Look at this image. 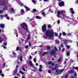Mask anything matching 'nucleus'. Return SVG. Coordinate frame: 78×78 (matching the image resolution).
Segmentation results:
<instances>
[{
	"instance_id": "48",
	"label": "nucleus",
	"mask_w": 78,
	"mask_h": 78,
	"mask_svg": "<svg viewBox=\"0 0 78 78\" xmlns=\"http://www.w3.org/2000/svg\"><path fill=\"white\" fill-rule=\"evenodd\" d=\"M65 50V49H64V48H63L62 51V52H63V51H64Z\"/></svg>"
},
{
	"instance_id": "40",
	"label": "nucleus",
	"mask_w": 78,
	"mask_h": 78,
	"mask_svg": "<svg viewBox=\"0 0 78 78\" xmlns=\"http://www.w3.org/2000/svg\"><path fill=\"white\" fill-rule=\"evenodd\" d=\"M56 42L57 44H59V41L57 40H56Z\"/></svg>"
},
{
	"instance_id": "56",
	"label": "nucleus",
	"mask_w": 78,
	"mask_h": 78,
	"mask_svg": "<svg viewBox=\"0 0 78 78\" xmlns=\"http://www.w3.org/2000/svg\"><path fill=\"white\" fill-rule=\"evenodd\" d=\"M55 65V64L54 63H51V65H52V66H53Z\"/></svg>"
},
{
	"instance_id": "62",
	"label": "nucleus",
	"mask_w": 78,
	"mask_h": 78,
	"mask_svg": "<svg viewBox=\"0 0 78 78\" xmlns=\"http://www.w3.org/2000/svg\"><path fill=\"white\" fill-rule=\"evenodd\" d=\"M63 47V45L62 44H61V47Z\"/></svg>"
},
{
	"instance_id": "59",
	"label": "nucleus",
	"mask_w": 78,
	"mask_h": 78,
	"mask_svg": "<svg viewBox=\"0 0 78 78\" xmlns=\"http://www.w3.org/2000/svg\"><path fill=\"white\" fill-rule=\"evenodd\" d=\"M30 59H32V57H31V56H30Z\"/></svg>"
},
{
	"instance_id": "34",
	"label": "nucleus",
	"mask_w": 78,
	"mask_h": 78,
	"mask_svg": "<svg viewBox=\"0 0 78 78\" xmlns=\"http://www.w3.org/2000/svg\"><path fill=\"white\" fill-rule=\"evenodd\" d=\"M62 35L63 36H66V34L65 32H63Z\"/></svg>"
},
{
	"instance_id": "32",
	"label": "nucleus",
	"mask_w": 78,
	"mask_h": 78,
	"mask_svg": "<svg viewBox=\"0 0 78 78\" xmlns=\"http://www.w3.org/2000/svg\"><path fill=\"white\" fill-rule=\"evenodd\" d=\"M40 54H42V55H43L44 53V52L42 51V53H41V51H40Z\"/></svg>"
},
{
	"instance_id": "63",
	"label": "nucleus",
	"mask_w": 78,
	"mask_h": 78,
	"mask_svg": "<svg viewBox=\"0 0 78 78\" xmlns=\"http://www.w3.org/2000/svg\"><path fill=\"white\" fill-rule=\"evenodd\" d=\"M77 62H78V55H77Z\"/></svg>"
},
{
	"instance_id": "4",
	"label": "nucleus",
	"mask_w": 78,
	"mask_h": 78,
	"mask_svg": "<svg viewBox=\"0 0 78 78\" xmlns=\"http://www.w3.org/2000/svg\"><path fill=\"white\" fill-rule=\"evenodd\" d=\"M57 48H56L55 47L54 48V50H52L51 51V53L50 54L51 55H55L56 54V51H57Z\"/></svg>"
},
{
	"instance_id": "47",
	"label": "nucleus",
	"mask_w": 78,
	"mask_h": 78,
	"mask_svg": "<svg viewBox=\"0 0 78 78\" xmlns=\"http://www.w3.org/2000/svg\"><path fill=\"white\" fill-rule=\"evenodd\" d=\"M55 36H58V34L56 33H55Z\"/></svg>"
},
{
	"instance_id": "8",
	"label": "nucleus",
	"mask_w": 78,
	"mask_h": 78,
	"mask_svg": "<svg viewBox=\"0 0 78 78\" xmlns=\"http://www.w3.org/2000/svg\"><path fill=\"white\" fill-rule=\"evenodd\" d=\"M3 44L4 45H2V47H3L4 48V49H6V45H7V42L6 41H5L3 43Z\"/></svg>"
},
{
	"instance_id": "33",
	"label": "nucleus",
	"mask_w": 78,
	"mask_h": 78,
	"mask_svg": "<svg viewBox=\"0 0 78 78\" xmlns=\"http://www.w3.org/2000/svg\"><path fill=\"white\" fill-rule=\"evenodd\" d=\"M29 35L28 36V39H30V33H29Z\"/></svg>"
},
{
	"instance_id": "26",
	"label": "nucleus",
	"mask_w": 78,
	"mask_h": 78,
	"mask_svg": "<svg viewBox=\"0 0 78 78\" xmlns=\"http://www.w3.org/2000/svg\"><path fill=\"white\" fill-rule=\"evenodd\" d=\"M36 19H40L41 18V17H40L39 16H36Z\"/></svg>"
},
{
	"instance_id": "7",
	"label": "nucleus",
	"mask_w": 78,
	"mask_h": 78,
	"mask_svg": "<svg viewBox=\"0 0 78 78\" xmlns=\"http://www.w3.org/2000/svg\"><path fill=\"white\" fill-rule=\"evenodd\" d=\"M49 67L52 70H56L57 69V64L55 65V67L54 68H53V67L52 66H50Z\"/></svg>"
},
{
	"instance_id": "16",
	"label": "nucleus",
	"mask_w": 78,
	"mask_h": 78,
	"mask_svg": "<svg viewBox=\"0 0 78 78\" xmlns=\"http://www.w3.org/2000/svg\"><path fill=\"white\" fill-rule=\"evenodd\" d=\"M21 13L22 15H23V14L25 13V12H24V10L23 9H21Z\"/></svg>"
},
{
	"instance_id": "57",
	"label": "nucleus",
	"mask_w": 78,
	"mask_h": 78,
	"mask_svg": "<svg viewBox=\"0 0 78 78\" xmlns=\"http://www.w3.org/2000/svg\"><path fill=\"white\" fill-rule=\"evenodd\" d=\"M2 12H3V11H0V14H2Z\"/></svg>"
},
{
	"instance_id": "6",
	"label": "nucleus",
	"mask_w": 78,
	"mask_h": 78,
	"mask_svg": "<svg viewBox=\"0 0 78 78\" xmlns=\"http://www.w3.org/2000/svg\"><path fill=\"white\" fill-rule=\"evenodd\" d=\"M47 30V28H46V25H44L42 27V31L43 32H45V31Z\"/></svg>"
},
{
	"instance_id": "50",
	"label": "nucleus",
	"mask_w": 78,
	"mask_h": 78,
	"mask_svg": "<svg viewBox=\"0 0 78 78\" xmlns=\"http://www.w3.org/2000/svg\"><path fill=\"white\" fill-rule=\"evenodd\" d=\"M57 23H58V24H59V23H60V20H58V21H57Z\"/></svg>"
},
{
	"instance_id": "55",
	"label": "nucleus",
	"mask_w": 78,
	"mask_h": 78,
	"mask_svg": "<svg viewBox=\"0 0 78 78\" xmlns=\"http://www.w3.org/2000/svg\"><path fill=\"white\" fill-rule=\"evenodd\" d=\"M48 72L49 73H50V72H51V71L50 70H48Z\"/></svg>"
},
{
	"instance_id": "13",
	"label": "nucleus",
	"mask_w": 78,
	"mask_h": 78,
	"mask_svg": "<svg viewBox=\"0 0 78 78\" xmlns=\"http://www.w3.org/2000/svg\"><path fill=\"white\" fill-rule=\"evenodd\" d=\"M5 17H6V19H7V20H9V17L8 15L7 14H5Z\"/></svg>"
},
{
	"instance_id": "18",
	"label": "nucleus",
	"mask_w": 78,
	"mask_h": 78,
	"mask_svg": "<svg viewBox=\"0 0 78 78\" xmlns=\"http://www.w3.org/2000/svg\"><path fill=\"white\" fill-rule=\"evenodd\" d=\"M17 72V69H16L15 71H14L13 72V75H15Z\"/></svg>"
},
{
	"instance_id": "5",
	"label": "nucleus",
	"mask_w": 78,
	"mask_h": 78,
	"mask_svg": "<svg viewBox=\"0 0 78 78\" xmlns=\"http://www.w3.org/2000/svg\"><path fill=\"white\" fill-rule=\"evenodd\" d=\"M64 70V69L61 70L57 69L56 70V74H57V75H59V74H61Z\"/></svg>"
},
{
	"instance_id": "15",
	"label": "nucleus",
	"mask_w": 78,
	"mask_h": 78,
	"mask_svg": "<svg viewBox=\"0 0 78 78\" xmlns=\"http://www.w3.org/2000/svg\"><path fill=\"white\" fill-rule=\"evenodd\" d=\"M29 63L31 67H33V68L34 67V64L32 63V62H31V61H29Z\"/></svg>"
},
{
	"instance_id": "21",
	"label": "nucleus",
	"mask_w": 78,
	"mask_h": 78,
	"mask_svg": "<svg viewBox=\"0 0 78 78\" xmlns=\"http://www.w3.org/2000/svg\"><path fill=\"white\" fill-rule=\"evenodd\" d=\"M23 68H22V70H23V71H25L26 70H25V69L24 67H25V65H24L22 66Z\"/></svg>"
},
{
	"instance_id": "54",
	"label": "nucleus",
	"mask_w": 78,
	"mask_h": 78,
	"mask_svg": "<svg viewBox=\"0 0 78 78\" xmlns=\"http://www.w3.org/2000/svg\"><path fill=\"white\" fill-rule=\"evenodd\" d=\"M66 46L68 48H70V47L69 46H68V45H66Z\"/></svg>"
},
{
	"instance_id": "64",
	"label": "nucleus",
	"mask_w": 78,
	"mask_h": 78,
	"mask_svg": "<svg viewBox=\"0 0 78 78\" xmlns=\"http://www.w3.org/2000/svg\"><path fill=\"white\" fill-rule=\"evenodd\" d=\"M22 78H25V76H23Z\"/></svg>"
},
{
	"instance_id": "9",
	"label": "nucleus",
	"mask_w": 78,
	"mask_h": 78,
	"mask_svg": "<svg viewBox=\"0 0 78 78\" xmlns=\"http://www.w3.org/2000/svg\"><path fill=\"white\" fill-rule=\"evenodd\" d=\"M5 2H3L2 3V5H3L5 6H6L7 5V4L6 3V2H8V0H4Z\"/></svg>"
},
{
	"instance_id": "44",
	"label": "nucleus",
	"mask_w": 78,
	"mask_h": 78,
	"mask_svg": "<svg viewBox=\"0 0 78 78\" xmlns=\"http://www.w3.org/2000/svg\"><path fill=\"white\" fill-rule=\"evenodd\" d=\"M34 62H36V59L35 58H34Z\"/></svg>"
},
{
	"instance_id": "17",
	"label": "nucleus",
	"mask_w": 78,
	"mask_h": 78,
	"mask_svg": "<svg viewBox=\"0 0 78 78\" xmlns=\"http://www.w3.org/2000/svg\"><path fill=\"white\" fill-rule=\"evenodd\" d=\"M70 10L71 11L72 14H74V11H73V8H70Z\"/></svg>"
},
{
	"instance_id": "35",
	"label": "nucleus",
	"mask_w": 78,
	"mask_h": 78,
	"mask_svg": "<svg viewBox=\"0 0 78 78\" xmlns=\"http://www.w3.org/2000/svg\"><path fill=\"white\" fill-rule=\"evenodd\" d=\"M68 76H69V75H68V74H67L65 77V78H68Z\"/></svg>"
},
{
	"instance_id": "41",
	"label": "nucleus",
	"mask_w": 78,
	"mask_h": 78,
	"mask_svg": "<svg viewBox=\"0 0 78 78\" xmlns=\"http://www.w3.org/2000/svg\"><path fill=\"white\" fill-rule=\"evenodd\" d=\"M42 68L39 69V71H40V72H42Z\"/></svg>"
},
{
	"instance_id": "1",
	"label": "nucleus",
	"mask_w": 78,
	"mask_h": 78,
	"mask_svg": "<svg viewBox=\"0 0 78 78\" xmlns=\"http://www.w3.org/2000/svg\"><path fill=\"white\" fill-rule=\"evenodd\" d=\"M54 33L53 30H48L46 32V35L44 36L43 37L44 39H47V37H53L54 36Z\"/></svg>"
},
{
	"instance_id": "30",
	"label": "nucleus",
	"mask_w": 78,
	"mask_h": 78,
	"mask_svg": "<svg viewBox=\"0 0 78 78\" xmlns=\"http://www.w3.org/2000/svg\"><path fill=\"white\" fill-rule=\"evenodd\" d=\"M36 9H34L32 10V12H36Z\"/></svg>"
},
{
	"instance_id": "52",
	"label": "nucleus",
	"mask_w": 78,
	"mask_h": 78,
	"mask_svg": "<svg viewBox=\"0 0 78 78\" xmlns=\"http://www.w3.org/2000/svg\"><path fill=\"white\" fill-rule=\"evenodd\" d=\"M42 65H41L40 66V69H42Z\"/></svg>"
},
{
	"instance_id": "23",
	"label": "nucleus",
	"mask_w": 78,
	"mask_h": 78,
	"mask_svg": "<svg viewBox=\"0 0 78 78\" xmlns=\"http://www.w3.org/2000/svg\"><path fill=\"white\" fill-rule=\"evenodd\" d=\"M11 11L12 13H15V12H14V9H13V8H11Z\"/></svg>"
},
{
	"instance_id": "42",
	"label": "nucleus",
	"mask_w": 78,
	"mask_h": 78,
	"mask_svg": "<svg viewBox=\"0 0 78 78\" xmlns=\"http://www.w3.org/2000/svg\"><path fill=\"white\" fill-rule=\"evenodd\" d=\"M16 50H17V51H18V50H19V47L16 48Z\"/></svg>"
},
{
	"instance_id": "37",
	"label": "nucleus",
	"mask_w": 78,
	"mask_h": 78,
	"mask_svg": "<svg viewBox=\"0 0 78 78\" xmlns=\"http://www.w3.org/2000/svg\"><path fill=\"white\" fill-rule=\"evenodd\" d=\"M4 40L3 39H2L1 40H0V43H1L2 42V41H3Z\"/></svg>"
},
{
	"instance_id": "61",
	"label": "nucleus",
	"mask_w": 78,
	"mask_h": 78,
	"mask_svg": "<svg viewBox=\"0 0 78 78\" xmlns=\"http://www.w3.org/2000/svg\"><path fill=\"white\" fill-rule=\"evenodd\" d=\"M74 75H75V76H76V75H77L76 73H74Z\"/></svg>"
},
{
	"instance_id": "27",
	"label": "nucleus",
	"mask_w": 78,
	"mask_h": 78,
	"mask_svg": "<svg viewBox=\"0 0 78 78\" xmlns=\"http://www.w3.org/2000/svg\"><path fill=\"white\" fill-rule=\"evenodd\" d=\"M61 60H62V58H59V59L58 60V62H60L61 61Z\"/></svg>"
},
{
	"instance_id": "36",
	"label": "nucleus",
	"mask_w": 78,
	"mask_h": 78,
	"mask_svg": "<svg viewBox=\"0 0 78 78\" xmlns=\"http://www.w3.org/2000/svg\"><path fill=\"white\" fill-rule=\"evenodd\" d=\"M20 73H21V74H22V75H23L24 74V73H23V72L20 71Z\"/></svg>"
},
{
	"instance_id": "39",
	"label": "nucleus",
	"mask_w": 78,
	"mask_h": 78,
	"mask_svg": "<svg viewBox=\"0 0 78 78\" xmlns=\"http://www.w3.org/2000/svg\"><path fill=\"white\" fill-rule=\"evenodd\" d=\"M42 15L44 16H45V13L44 12L42 13Z\"/></svg>"
},
{
	"instance_id": "25",
	"label": "nucleus",
	"mask_w": 78,
	"mask_h": 78,
	"mask_svg": "<svg viewBox=\"0 0 78 78\" xmlns=\"http://www.w3.org/2000/svg\"><path fill=\"white\" fill-rule=\"evenodd\" d=\"M74 72V70L73 69H71L70 71H69L68 73H73Z\"/></svg>"
},
{
	"instance_id": "14",
	"label": "nucleus",
	"mask_w": 78,
	"mask_h": 78,
	"mask_svg": "<svg viewBox=\"0 0 78 78\" xmlns=\"http://www.w3.org/2000/svg\"><path fill=\"white\" fill-rule=\"evenodd\" d=\"M17 2L21 6H23V3H22L20 1H17Z\"/></svg>"
},
{
	"instance_id": "28",
	"label": "nucleus",
	"mask_w": 78,
	"mask_h": 78,
	"mask_svg": "<svg viewBox=\"0 0 78 78\" xmlns=\"http://www.w3.org/2000/svg\"><path fill=\"white\" fill-rule=\"evenodd\" d=\"M32 2L34 3V4H36V1H34V0H32Z\"/></svg>"
},
{
	"instance_id": "3",
	"label": "nucleus",
	"mask_w": 78,
	"mask_h": 78,
	"mask_svg": "<svg viewBox=\"0 0 78 78\" xmlns=\"http://www.w3.org/2000/svg\"><path fill=\"white\" fill-rule=\"evenodd\" d=\"M21 27L23 28L24 29L26 30H28V27L27 26V24L25 23H23L21 25Z\"/></svg>"
},
{
	"instance_id": "45",
	"label": "nucleus",
	"mask_w": 78,
	"mask_h": 78,
	"mask_svg": "<svg viewBox=\"0 0 78 78\" xmlns=\"http://www.w3.org/2000/svg\"><path fill=\"white\" fill-rule=\"evenodd\" d=\"M3 67H5V62H4L3 64Z\"/></svg>"
},
{
	"instance_id": "43",
	"label": "nucleus",
	"mask_w": 78,
	"mask_h": 78,
	"mask_svg": "<svg viewBox=\"0 0 78 78\" xmlns=\"http://www.w3.org/2000/svg\"><path fill=\"white\" fill-rule=\"evenodd\" d=\"M48 64H51V62H48Z\"/></svg>"
},
{
	"instance_id": "53",
	"label": "nucleus",
	"mask_w": 78,
	"mask_h": 78,
	"mask_svg": "<svg viewBox=\"0 0 78 78\" xmlns=\"http://www.w3.org/2000/svg\"><path fill=\"white\" fill-rule=\"evenodd\" d=\"M67 42L66 41H65L64 42V44H67Z\"/></svg>"
},
{
	"instance_id": "19",
	"label": "nucleus",
	"mask_w": 78,
	"mask_h": 78,
	"mask_svg": "<svg viewBox=\"0 0 78 78\" xmlns=\"http://www.w3.org/2000/svg\"><path fill=\"white\" fill-rule=\"evenodd\" d=\"M6 10H8V7L7 6H5L3 9V11H5Z\"/></svg>"
},
{
	"instance_id": "22",
	"label": "nucleus",
	"mask_w": 78,
	"mask_h": 78,
	"mask_svg": "<svg viewBox=\"0 0 78 78\" xmlns=\"http://www.w3.org/2000/svg\"><path fill=\"white\" fill-rule=\"evenodd\" d=\"M12 55L14 56H16V53H15V52H14V51H12Z\"/></svg>"
},
{
	"instance_id": "31",
	"label": "nucleus",
	"mask_w": 78,
	"mask_h": 78,
	"mask_svg": "<svg viewBox=\"0 0 78 78\" xmlns=\"http://www.w3.org/2000/svg\"><path fill=\"white\" fill-rule=\"evenodd\" d=\"M70 55V52L68 51L67 52V55L69 56Z\"/></svg>"
},
{
	"instance_id": "24",
	"label": "nucleus",
	"mask_w": 78,
	"mask_h": 78,
	"mask_svg": "<svg viewBox=\"0 0 78 78\" xmlns=\"http://www.w3.org/2000/svg\"><path fill=\"white\" fill-rule=\"evenodd\" d=\"M18 58H19V59H20V61H22V56H20Z\"/></svg>"
},
{
	"instance_id": "49",
	"label": "nucleus",
	"mask_w": 78,
	"mask_h": 78,
	"mask_svg": "<svg viewBox=\"0 0 78 78\" xmlns=\"http://www.w3.org/2000/svg\"><path fill=\"white\" fill-rule=\"evenodd\" d=\"M47 49L48 50H49L50 49V48L49 46H48L47 47Z\"/></svg>"
},
{
	"instance_id": "46",
	"label": "nucleus",
	"mask_w": 78,
	"mask_h": 78,
	"mask_svg": "<svg viewBox=\"0 0 78 78\" xmlns=\"http://www.w3.org/2000/svg\"><path fill=\"white\" fill-rule=\"evenodd\" d=\"M0 17L2 19V18H3V15H1L0 16Z\"/></svg>"
},
{
	"instance_id": "58",
	"label": "nucleus",
	"mask_w": 78,
	"mask_h": 78,
	"mask_svg": "<svg viewBox=\"0 0 78 78\" xmlns=\"http://www.w3.org/2000/svg\"><path fill=\"white\" fill-rule=\"evenodd\" d=\"M11 20H12H12H14V19H13V18H11Z\"/></svg>"
},
{
	"instance_id": "60",
	"label": "nucleus",
	"mask_w": 78,
	"mask_h": 78,
	"mask_svg": "<svg viewBox=\"0 0 78 78\" xmlns=\"http://www.w3.org/2000/svg\"><path fill=\"white\" fill-rule=\"evenodd\" d=\"M29 46H30V45H31V43H30V42H29Z\"/></svg>"
},
{
	"instance_id": "12",
	"label": "nucleus",
	"mask_w": 78,
	"mask_h": 78,
	"mask_svg": "<svg viewBox=\"0 0 78 78\" xmlns=\"http://www.w3.org/2000/svg\"><path fill=\"white\" fill-rule=\"evenodd\" d=\"M0 76H2L3 77H4V74L2 73V71L0 69Z\"/></svg>"
},
{
	"instance_id": "51",
	"label": "nucleus",
	"mask_w": 78,
	"mask_h": 78,
	"mask_svg": "<svg viewBox=\"0 0 78 78\" xmlns=\"http://www.w3.org/2000/svg\"><path fill=\"white\" fill-rule=\"evenodd\" d=\"M48 28H50V27H51V25H48Z\"/></svg>"
},
{
	"instance_id": "20",
	"label": "nucleus",
	"mask_w": 78,
	"mask_h": 78,
	"mask_svg": "<svg viewBox=\"0 0 78 78\" xmlns=\"http://www.w3.org/2000/svg\"><path fill=\"white\" fill-rule=\"evenodd\" d=\"M4 24H0V27L2 28H4Z\"/></svg>"
},
{
	"instance_id": "29",
	"label": "nucleus",
	"mask_w": 78,
	"mask_h": 78,
	"mask_svg": "<svg viewBox=\"0 0 78 78\" xmlns=\"http://www.w3.org/2000/svg\"><path fill=\"white\" fill-rule=\"evenodd\" d=\"M73 69H75L76 70H78V67H73Z\"/></svg>"
},
{
	"instance_id": "2",
	"label": "nucleus",
	"mask_w": 78,
	"mask_h": 78,
	"mask_svg": "<svg viewBox=\"0 0 78 78\" xmlns=\"http://www.w3.org/2000/svg\"><path fill=\"white\" fill-rule=\"evenodd\" d=\"M66 12L65 11L62 10L60 12L58 11L57 12L58 14L57 15V16L58 17H61V16L59 15L61 14V15H62L63 17H66V14H65Z\"/></svg>"
},
{
	"instance_id": "38",
	"label": "nucleus",
	"mask_w": 78,
	"mask_h": 78,
	"mask_svg": "<svg viewBox=\"0 0 78 78\" xmlns=\"http://www.w3.org/2000/svg\"><path fill=\"white\" fill-rule=\"evenodd\" d=\"M28 48V45H27L26 46H25V48H26L27 49V48Z\"/></svg>"
},
{
	"instance_id": "10",
	"label": "nucleus",
	"mask_w": 78,
	"mask_h": 78,
	"mask_svg": "<svg viewBox=\"0 0 78 78\" xmlns=\"http://www.w3.org/2000/svg\"><path fill=\"white\" fill-rule=\"evenodd\" d=\"M58 5L60 6H64V2L62 1L60 3L58 4Z\"/></svg>"
},
{
	"instance_id": "11",
	"label": "nucleus",
	"mask_w": 78,
	"mask_h": 78,
	"mask_svg": "<svg viewBox=\"0 0 78 78\" xmlns=\"http://www.w3.org/2000/svg\"><path fill=\"white\" fill-rule=\"evenodd\" d=\"M24 8H25L26 11H30V9L26 5L24 6Z\"/></svg>"
}]
</instances>
